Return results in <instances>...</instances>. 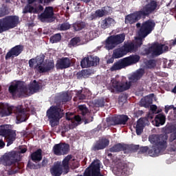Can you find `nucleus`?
<instances>
[{"instance_id": "38", "label": "nucleus", "mask_w": 176, "mask_h": 176, "mask_svg": "<svg viewBox=\"0 0 176 176\" xmlns=\"http://www.w3.org/2000/svg\"><path fill=\"white\" fill-rule=\"evenodd\" d=\"M122 149V144H117L114 146H113L110 151L111 152H120V151Z\"/></svg>"}, {"instance_id": "29", "label": "nucleus", "mask_w": 176, "mask_h": 176, "mask_svg": "<svg viewBox=\"0 0 176 176\" xmlns=\"http://www.w3.org/2000/svg\"><path fill=\"white\" fill-rule=\"evenodd\" d=\"M33 162H41L42 160V150L38 149L31 155Z\"/></svg>"}, {"instance_id": "30", "label": "nucleus", "mask_w": 176, "mask_h": 176, "mask_svg": "<svg viewBox=\"0 0 176 176\" xmlns=\"http://www.w3.org/2000/svg\"><path fill=\"white\" fill-rule=\"evenodd\" d=\"M107 145H109V140L103 139L100 143L96 145L95 148L96 149H104Z\"/></svg>"}, {"instance_id": "22", "label": "nucleus", "mask_w": 176, "mask_h": 176, "mask_svg": "<svg viewBox=\"0 0 176 176\" xmlns=\"http://www.w3.org/2000/svg\"><path fill=\"white\" fill-rule=\"evenodd\" d=\"M23 52V46L16 45L14 47L10 52H8L6 56V60L10 58V57H17Z\"/></svg>"}, {"instance_id": "34", "label": "nucleus", "mask_w": 176, "mask_h": 176, "mask_svg": "<svg viewBox=\"0 0 176 176\" xmlns=\"http://www.w3.org/2000/svg\"><path fill=\"white\" fill-rule=\"evenodd\" d=\"M85 24L83 22H76L74 23L73 27L75 31H80V30H83L85 27Z\"/></svg>"}, {"instance_id": "16", "label": "nucleus", "mask_w": 176, "mask_h": 176, "mask_svg": "<svg viewBox=\"0 0 176 176\" xmlns=\"http://www.w3.org/2000/svg\"><path fill=\"white\" fill-rule=\"evenodd\" d=\"M146 2L145 6L140 10L142 15L143 16L151 14V13L156 10V8H157V2L155 0H149Z\"/></svg>"}, {"instance_id": "37", "label": "nucleus", "mask_w": 176, "mask_h": 176, "mask_svg": "<svg viewBox=\"0 0 176 176\" xmlns=\"http://www.w3.org/2000/svg\"><path fill=\"white\" fill-rule=\"evenodd\" d=\"M78 109H79L80 113H82V115L83 116H85V115H86V113H87V112H89V111L87 110V108H86V106H85V105L78 106Z\"/></svg>"}, {"instance_id": "48", "label": "nucleus", "mask_w": 176, "mask_h": 176, "mask_svg": "<svg viewBox=\"0 0 176 176\" xmlns=\"http://www.w3.org/2000/svg\"><path fill=\"white\" fill-rule=\"evenodd\" d=\"M115 58H113V56L111 58H110V59H109L108 60H107V64H112V63H113V59H114Z\"/></svg>"}, {"instance_id": "25", "label": "nucleus", "mask_w": 176, "mask_h": 176, "mask_svg": "<svg viewBox=\"0 0 176 176\" xmlns=\"http://www.w3.org/2000/svg\"><path fill=\"white\" fill-rule=\"evenodd\" d=\"M166 123V116L163 114H158L155 116L154 121H153V124L159 127L163 126Z\"/></svg>"}, {"instance_id": "13", "label": "nucleus", "mask_w": 176, "mask_h": 176, "mask_svg": "<svg viewBox=\"0 0 176 176\" xmlns=\"http://www.w3.org/2000/svg\"><path fill=\"white\" fill-rule=\"evenodd\" d=\"M168 47L165 45L154 43L148 50H146L144 54H152L153 56H160L163 52H167Z\"/></svg>"}, {"instance_id": "4", "label": "nucleus", "mask_w": 176, "mask_h": 176, "mask_svg": "<svg viewBox=\"0 0 176 176\" xmlns=\"http://www.w3.org/2000/svg\"><path fill=\"white\" fill-rule=\"evenodd\" d=\"M29 67L36 69L38 72H48L54 68V62H45V56H38L29 60Z\"/></svg>"}, {"instance_id": "9", "label": "nucleus", "mask_w": 176, "mask_h": 176, "mask_svg": "<svg viewBox=\"0 0 176 176\" xmlns=\"http://www.w3.org/2000/svg\"><path fill=\"white\" fill-rule=\"evenodd\" d=\"M47 116L52 127L57 126V124H58V120L63 118L61 109L60 107H51L50 109L47 111Z\"/></svg>"}, {"instance_id": "5", "label": "nucleus", "mask_w": 176, "mask_h": 176, "mask_svg": "<svg viewBox=\"0 0 176 176\" xmlns=\"http://www.w3.org/2000/svg\"><path fill=\"white\" fill-rule=\"evenodd\" d=\"M155 25L156 23L152 20L144 21L138 32L137 36L135 38V43L141 46L142 45V40L153 31Z\"/></svg>"}, {"instance_id": "7", "label": "nucleus", "mask_w": 176, "mask_h": 176, "mask_svg": "<svg viewBox=\"0 0 176 176\" xmlns=\"http://www.w3.org/2000/svg\"><path fill=\"white\" fill-rule=\"evenodd\" d=\"M139 61L140 56L132 55L116 62L110 69L111 71H119V69H123V68L133 65V64H135V63H138Z\"/></svg>"}, {"instance_id": "55", "label": "nucleus", "mask_w": 176, "mask_h": 176, "mask_svg": "<svg viewBox=\"0 0 176 176\" xmlns=\"http://www.w3.org/2000/svg\"><path fill=\"white\" fill-rule=\"evenodd\" d=\"M175 129H176V125L174 126L173 131H175Z\"/></svg>"}, {"instance_id": "23", "label": "nucleus", "mask_w": 176, "mask_h": 176, "mask_svg": "<svg viewBox=\"0 0 176 176\" xmlns=\"http://www.w3.org/2000/svg\"><path fill=\"white\" fill-rule=\"evenodd\" d=\"M66 118L67 120H70L72 122V126H70V129H74V127H76V126H78V123H79V122L82 120L80 116H74V114H72V113H67Z\"/></svg>"}, {"instance_id": "39", "label": "nucleus", "mask_w": 176, "mask_h": 176, "mask_svg": "<svg viewBox=\"0 0 176 176\" xmlns=\"http://www.w3.org/2000/svg\"><path fill=\"white\" fill-rule=\"evenodd\" d=\"M105 14V11L104 10H96L95 13L96 17H102Z\"/></svg>"}, {"instance_id": "41", "label": "nucleus", "mask_w": 176, "mask_h": 176, "mask_svg": "<svg viewBox=\"0 0 176 176\" xmlns=\"http://www.w3.org/2000/svg\"><path fill=\"white\" fill-rule=\"evenodd\" d=\"M156 66V62L155 60H148L146 63L148 68H153Z\"/></svg>"}, {"instance_id": "10", "label": "nucleus", "mask_w": 176, "mask_h": 176, "mask_svg": "<svg viewBox=\"0 0 176 176\" xmlns=\"http://www.w3.org/2000/svg\"><path fill=\"white\" fill-rule=\"evenodd\" d=\"M19 24V16H10L0 20V34L3 31H8Z\"/></svg>"}, {"instance_id": "26", "label": "nucleus", "mask_w": 176, "mask_h": 176, "mask_svg": "<svg viewBox=\"0 0 176 176\" xmlns=\"http://www.w3.org/2000/svg\"><path fill=\"white\" fill-rule=\"evenodd\" d=\"M135 129L138 135H141V134H142V131H144V119L140 118L138 120Z\"/></svg>"}, {"instance_id": "35", "label": "nucleus", "mask_w": 176, "mask_h": 176, "mask_svg": "<svg viewBox=\"0 0 176 176\" xmlns=\"http://www.w3.org/2000/svg\"><path fill=\"white\" fill-rule=\"evenodd\" d=\"M51 43H57V42H60L61 41V34H56L54 36L50 38Z\"/></svg>"}, {"instance_id": "44", "label": "nucleus", "mask_w": 176, "mask_h": 176, "mask_svg": "<svg viewBox=\"0 0 176 176\" xmlns=\"http://www.w3.org/2000/svg\"><path fill=\"white\" fill-rule=\"evenodd\" d=\"M90 122H93V117H89V119H85V124H87V123H90Z\"/></svg>"}, {"instance_id": "42", "label": "nucleus", "mask_w": 176, "mask_h": 176, "mask_svg": "<svg viewBox=\"0 0 176 176\" xmlns=\"http://www.w3.org/2000/svg\"><path fill=\"white\" fill-rule=\"evenodd\" d=\"M91 58H92V60H91V63H93V64H92V67H93L94 65H97V64H98V63H100V58H99L98 57H97V56L92 57V56H91Z\"/></svg>"}, {"instance_id": "56", "label": "nucleus", "mask_w": 176, "mask_h": 176, "mask_svg": "<svg viewBox=\"0 0 176 176\" xmlns=\"http://www.w3.org/2000/svg\"><path fill=\"white\" fill-rule=\"evenodd\" d=\"M76 167H78V166H74V168H76Z\"/></svg>"}, {"instance_id": "47", "label": "nucleus", "mask_w": 176, "mask_h": 176, "mask_svg": "<svg viewBox=\"0 0 176 176\" xmlns=\"http://www.w3.org/2000/svg\"><path fill=\"white\" fill-rule=\"evenodd\" d=\"M5 146V142L3 140H0V149H2Z\"/></svg>"}, {"instance_id": "3", "label": "nucleus", "mask_w": 176, "mask_h": 176, "mask_svg": "<svg viewBox=\"0 0 176 176\" xmlns=\"http://www.w3.org/2000/svg\"><path fill=\"white\" fill-rule=\"evenodd\" d=\"M167 135H151L148 140L151 144H153V146L148 151L150 156H159L160 149H166L167 146Z\"/></svg>"}, {"instance_id": "32", "label": "nucleus", "mask_w": 176, "mask_h": 176, "mask_svg": "<svg viewBox=\"0 0 176 176\" xmlns=\"http://www.w3.org/2000/svg\"><path fill=\"white\" fill-rule=\"evenodd\" d=\"M155 95L151 94L147 96H145L144 99L142 100V102H145L146 105L152 104V101H153V96Z\"/></svg>"}, {"instance_id": "19", "label": "nucleus", "mask_w": 176, "mask_h": 176, "mask_svg": "<svg viewBox=\"0 0 176 176\" xmlns=\"http://www.w3.org/2000/svg\"><path fill=\"white\" fill-rule=\"evenodd\" d=\"M68 151H69V146L68 144H58L54 146V152L58 156L68 153Z\"/></svg>"}, {"instance_id": "50", "label": "nucleus", "mask_w": 176, "mask_h": 176, "mask_svg": "<svg viewBox=\"0 0 176 176\" xmlns=\"http://www.w3.org/2000/svg\"><path fill=\"white\" fill-rule=\"evenodd\" d=\"M27 152V148H23L21 150V153H25Z\"/></svg>"}, {"instance_id": "51", "label": "nucleus", "mask_w": 176, "mask_h": 176, "mask_svg": "<svg viewBox=\"0 0 176 176\" xmlns=\"http://www.w3.org/2000/svg\"><path fill=\"white\" fill-rule=\"evenodd\" d=\"M147 151H148V146L143 147L142 148L143 152H146Z\"/></svg>"}, {"instance_id": "15", "label": "nucleus", "mask_w": 176, "mask_h": 176, "mask_svg": "<svg viewBox=\"0 0 176 176\" xmlns=\"http://www.w3.org/2000/svg\"><path fill=\"white\" fill-rule=\"evenodd\" d=\"M19 159V155L15 151H12L8 154H5L1 158V162L4 164V166H12V164H16Z\"/></svg>"}, {"instance_id": "18", "label": "nucleus", "mask_w": 176, "mask_h": 176, "mask_svg": "<svg viewBox=\"0 0 176 176\" xmlns=\"http://www.w3.org/2000/svg\"><path fill=\"white\" fill-rule=\"evenodd\" d=\"M30 109H23L22 106H19L16 108V124H19V123H21L22 122H25L27 120V113L25 112H28Z\"/></svg>"}, {"instance_id": "27", "label": "nucleus", "mask_w": 176, "mask_h": 176, "mask_svg": "<svg viewBox=\"0 0 176 176\" xmlns=\"http://www.w3.org/2000/svg\"><path fill=\"white\" fill-rule=\"evenodd\" d=\"M111 25H115V20L112 18H107L103 20L101 23V28L105 30Z\"/></svg>"}, {"instance_id": "28", "label": "nucleus", "mask_w": 176, "mask_h": 176, "mask_svg": "<svg viewBox=\"0 0 176 176\" xmlns=\"http://www.w3.org/2000/svg\"><path fill=\"white\" fill-rule=\"evenodd\" d=\"M92 60L93 58L91 56H88L82 59L81 60L82 68H89V67H93V63H91Z\"/></svg>"}, {"instance_id": "1", "label": "nucleus", "mask_w": 176, "mask_h": 176, "mask_svg": "<svg viewBox=\"0 0 176 176\" xmlns=\"http://www.w3.org/2000/svg\"><path fill=\"white\" fill-rule=\"evenodd\" d=\"M144 72L142 69H140L139 70L136 71L132 74V76L129 77L130 82H127V80H126V78L124 77H123L121 80H118L113 78L111 83L108 86V89L110 90V91H111V93L129 90L131 86V82H137L138 79H141V78H142V75H144Z\"/></svg>"}, {"instance_id": "43", "label": "nucleus", "mask_w": 176, "mask_h": 176, "mask_svg": "<svg viewBox=\"0 0 176 176\" xmlns=\"http://www.w3.org/2000/svg\"><path fill=\"white\" fill-rule=\"evenodd\" d=\"M96 107H104V100H97L96 102Z\"/></svg>"}, {"instance_id": "45", "label": "nucleus", "mask_w": 176, "mask_h": 176, "mask_svg": "<svg viewBox=\"0 0 176 176\" xmlns=\"http://www.w3.org/2000/svg\"><path fill=\"white\" fill-rule=\"evenodd\" d=\"M151 111H153V112H155V111H156V109H157V106L153 104L151 106Z\"/></svg>"}, {"instance_id": "54", "label": "nucleus", "mask_w": 176, "mask_h": 176, "mask_svg": "<svg viewBox=\"0 0 176 176\" xmlns=\"http://www.w3.org/2000/svg\"><path fill=\"white\" fill-rule=\"evenodd\" d=\"M136 27H138V28L141 27V23H137L136 24Z\"/></svg>"}, {"instance_id": "59", "label": "nucleus", "mask_w": 176, "mask_h": 176, "mask_svg": "<svg viewBox=\"0 0 176 176\" xmlns=\"http://www.w3.org/2000/svg\"><path fill=\"white\" fill-rule=\"evenodd\" d=\"M0 16H3V15H2V14H0Z\"/></svg>"}, {"instance_id": "12", "label": "nucleus", "mask_w": 176, "mask_h": 176, "mask_svg": "<svg viewBox=\"0 0 176 176\" xmlns=\"http://www.w3.org/2000/svg\"><path fill=\"white\" fill-rule=\"evenodd\" d=\"M125 36L124 34H118L116 36H111L109 37L106 41V49L107 50H111L113 47H116L119 43L124 42Z\"/></svg>"}, {"instance_id": "17", "label": "nucleus", "mask_w": 176, "mask_h": 176, "mask_svg": "<svg viewBox=\"0 0 176 176\" xmlns=\"http://www.w3.org/2000/svg\"><path fill=\"white\" fill-rule=\"evenodd\" d=\"M53 16H54V12L53 11L52 7H47L44 10V13L38 15V19L43 23L46 21H52V19H53Z\"/></svg>"}, {"instance_id": "21", "label": "nucleus", "mask_w": 176, "mask_h": 176, "mask_svg": "<svg viewBox=\"0 0 176 176\" xmlns=\"http://www.w3.org/2000/svg\"><path fill=\"white\" fill-rule=\"evenodd\" d=\"M71 59L67 57L62 58L57 60L56 67L58 69H64L71 67Z\"/></svg>"}, {"instance_id": "57", "label": "nucleus", "mask_w": 176, "mask_h": 176, "mask_svg": "<svg viewBox=\"0 0 176 176\" xmlns=\"http://www.w3.org/2000/svg\"><path fill=\"white\" fill-rule=\"evenodd\" d=\"M91 20H93V19H94V17H91Z\"/></svg>"}, {"instance_id": "58", "label": "nucleus", "mask_w": 176, "mask_h": 176, "mask_svg": "<svg viewBox=\"0 0 176 176\" xmlns=\"http://www.w3.org/2000/svg\"><path fill=\"white\" fill-rule=\"evenodd\" d=\"M174 111H176V108H175V109H174Z\"/></svg>"}, {"instance_id": "36", "label": "nucleus", "mask_w": 176, "mask_h": 176, "mask_svg": "<svg viewBox=\"0 0 176 176\" xmlns=\"http://www.w3.org/2000/svg\"><path fill=\"white\" fill-rule=\"evenodd\" d=\"M120 121L118 122V124H126V122L129 120L127 116H120L118 117Z\"/></svg>"}, {"instance_id": "2", "label": "nucleus", "mask_w": 176, "mask_h": 176, "mask_svg": "<svg viewBox=\"0 0 176 176\" xmlns=\"http://www.w3.org/2000/svg\"><path fill=\"white\" fill-rule=\"evenodd\" d=\"M39 90V85L34 80L28 87L24 86L21 81H14L9 87V91L12 96H31Z\"/></svg>"}, {"instance_id": "53", "label": "nucleus", "mask_w": 176, "mask_h": 176, "mask_svg": "<svg viewBox=\"0 0 176 176\" xmlns=\"http://www.w3.org/2000/svg\"><path fill=\"white\" fill-rule=\"evenodd\" d=\"M165 112L167 113L168 112V107H165Z\"/></svg>"}, {"instance_id": "6", "label": "nucleus", "mask_w": 176, "mask_h": 176, "mask_svg": "<svg viewBox=\"0 0 176 176\" xmlns=\"http://www.w3.org/2000/svg\"><path fill=\"white\" fill-rule=\"evenodd\" d=\"M72 159V156L67 155L61 163L56 162L51 168V174L54 176H60L63 173L67 174L69 171V163Z\"/></svg>"}, {"instance_id": "33", "label": "nucleus", "mask_w": 176, "mask_h": 176, "mask_svg": "<svg viewBox=\"0 0 176 176\" xmlns=\"http://www.w3.org/2000/svg\"><path fill=\"white\" fill-rule=\"evenodd\" d=\"M90 97H91V92L89 89H85L84 91V94L79 96L78 98L80 100H86L87 98H90Z\"/></svg>"}, {"instance_id": "31", "label": "nucleus", "mask_w": 176, "mask_h": 176, "mask_svg": "<svg viewBox=\"0 0 176 176\" xmlns=\"http://www.w3.org/2000/svg\"><path fill=\"white\" fill-rule=\"evenodd\" d=\"M79 45H82V43H80V38L79 37L72 38L69 43V46L70 47H72V46H78Z\"/></svg>"}, {"instance_id": "11", "label": "nucleus", "mask_w": 176, "mask_h": 176, "mask_svg": "<svg viewBox=\"0 0 176 176\" xmlns=\"http://www.w3.org/2000/svg\"><path fill=\"white\" fill-rule=\"evenodd\" d=\"M0 135H3V137H6L8 139L7 146L12 145L13 141L16 140V132L10 131L9 125L0 126Z\"/></svg>"}, {"instance_id": "8", "label": "nucleus", "mask_w": 176, "mask_h": 176, "mask_svg": "<svg viewBox=\"0 0 176 176\" xmlns=\"http://www.w3.org/2000/svg\"><path fill=\"white\" fill-rule=\"evenodd\" d=\"M138 47H140V46L137 43H135V41H134V43H125L121 48L116 49L113 50V58H120L124 56H126L127 53L135 52Z\"/></svg>"}, {"instance_id": "20", "label": "nucleus", "mask_w": 176, "mask_h": 176, "mask_svg": "<svg viewBox=\"0 0 176 176\" xmlns=\"http://www.w3.org/2000/svg\"><path fill=\"white\" fill-rule=\"evenodd\" d=\"M142 15L141 11L134 12L133 14L127 15L125 17V23L126 24H133V23H135L138 21Z\"/></svg>"}, {"instance_id": "14", "label": "nucleus", "mask_w": 176, "mask_h": 176, "mask_svg": "<svg viewBox=\"0 0 176 176\" xmlns=\"http://www.w3.org/2000/svg\"><path fill=\"white\" fill-rule=\"evenodd\" d=\"M36 0H28V3L23 10V13H39L43 10V7L42 6H38V7H34L31 6V3H34ZM40 3H47L50 1L53 0H38Z\"/></svg>"}, {"instance_id": "49", "label": "nucleus", "mask_w": 176, "mask_h": 176, "mask_svg": "<svg viewBox=\"0 0 176 176\" xmlns=\"http://www.w3.org/2000/svg\"><path fill=\"white\" fill-rule=\"evenodd\" d=\"M83 76H86V75H89V72L87 70H84L82 72Z\"/></svg>"}, {"instance_id": "24", "label": "nucleus", "mask_w": 176, "mask_h": 176, "mask_svg": "<svg viewBox=\"0 0 176 176\" xmlns=\"http://www.w3.org/2000/svg\"><path fill=\"white\" fill-rule=\"evenodd\" d=\"M12 113V107H9L8 104L0 103V116L3 118L9 116Z\"/></svg>"}, {"instance_id": "46", "label": "nucleus", "mask_w": 176, "mask_h": 176, "mask_svg": "<svg viewBox=\"0 0 176 176\" xmlns=\"http://www.w3.org/2000/svg\"><path fill=\"white\" fill-rule=\"evenodd\" d=\"M89 38H88L89 41H91V40L94 39V37L93 36V32H89Z\"/></svg>"}, {"instance_id": "40", "label": "nucleus", "mask_w": 176, "mask_h": 176, "mask_svg": "<svg viewBox=\"0 0 176 176\" xmlns=\"http://www.w3.org/2000/svg\"><path fill=\"white\" fill-rule=\"evenodd\" d=\"M69 28H71V25H69V23H63L60 25V30L62 31H65L67 30H69Z\"/></svg>"}, {"instance_id": "52", "label": "nucleus", "mask_w": 176, "mask_h": 176, "mask_svg": "<svg viewBox=\"0 0 176 176\" xmlns=\"http://www.w3.org/2000/svg\"><path fill=\"white\" fill-rule=\"evenodd\" d=\"M83 2H85L86 3H89V2H90L91 0H81Z\"/></svg>"}]
</instances>
